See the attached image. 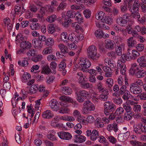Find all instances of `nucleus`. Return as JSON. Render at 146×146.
<instances>
[{
  "label": "nucleus",
  "mask_w": 146,
  "mask_h": 146,
  "mask_svg": "<svg viewBox=\"0 0 146 146\" xmlns=\"http://www.w3.org/2000/svg\"><path fill=\"white\" fill-rule=\"evenodd\" d=\"M87 50L88 57L89 59L96 61L100 58V55L97 52V48L95 46H89Z\"/></svg>",
  "instance_id": "nucleus-1"
},
{
  "label": "nucleus",
  "mask_w": 146,
  "mask_h": 146,
  "mask_svg": "<svg viewBox=\"0 0 146 146\" xmlns=\"http://www.w3.org/2000/svg\"><path fill=\"white\" fill-rule=\"evenodd\" d=\"M104 112L106 115H109L111 113H113L115 110V105L110 102H106L104 103Z\"/></svg>",
  "instance_id": "nucleus-2"
},
{
  "label": "nucleus",
  "mask_w": 146,
  "mask_h": 146,
  "mask_svg": "<svg viewBox=\"0 0 146 146\" xmlns=\"http://www.w3.org/2000/svg\"><path fill=\"white\" fill-rule=\"evenodd\" d=\"M130 92L135 94H140L142 91L141 87L134 83L131 84L130 85Z\"/></svg>",
  "instance_id": "nucleus-3"
},
{
  "label": "nucleus",
  "mask_w": 146,
  "mask_h": 146,
  "mask_svg": "<svg viewBox=\"0 0 146 146\" xmlns=\"http://www.w3.org/2000/svg\"><path fill=\"white\" fill-rule=\"evenodd\" d=\"M79 63L81 65V67L79 66V68L80 70L84 72L86 71V68H89L91 66V62L87 59L84 60V59H81Z\"/></svg>",
  "instance_id": "nucleus-4"
},
{
  "label": "nucleus",
  "mask_w": 146,
  "mask_h": 146,
  "mask_svg": "<svg viewBox=\"0 0 146 146\" xmlns=\"http://www.w3.org/2000/svg\"><path fill=\"white\" fill-rule=\"evenodd\" d=\"M58 137L61 139L69 140L72 137L71 134L69 132L61 131L58 133Z\"/></svg>",
  "instance_id": "nucleus-5"
},
{
  "label": "nucleus",
  "mask_w": 146,
  "mask_h": 146,
  "mask_svg": "<svg viewBox=\"0 0 146 146\" xmlns=\"http://www.w3.org/2000/svg\"><path fill=\"white\" fill-rule=\"evenodd\" d=\"M83 105L88 110L94 111L95 108L94 104L88 100L85 101Z\"/></svg>",
  "instance_id": "nucleus-6"
},
{
  "label": "nucleus",
  "mask_w": 146,
  "mask_h": 146,
  "mask_svg": "<svg viewBox=\"0 0 146 146\" xmlns=\"http://www.w3.org/2000/svg\"><path fill=\"white\" fill-rule=\"evenodd\" d=\"M127 45L130 48L135 47L137 44L136 40L133 37H129L127 40Z\"/></svg>",
  "instance_id": "nucleus-7"
},
{
  "label": "nucleus",
  "mask_w": 146,
  "mask_h": 146,
  "mask_svg": "<svg viewBox=\"0 0 146 146\" xmlns=\"http://www.w3.org/2000/svg\"><path fill=\"white\" fill-rule=\"evenodd\" d=\"M137 62L139 63L140 66L143 68L146 66V60L144 56L139 57L137 60Z\"/></svg>",
  "instance_id": "nucleus-8"
},
{
  "label": "nucleus",
  "mask_w": 146,
  "mask_h": 146,
  "mask_svg": "<svg viewBox=\"0 0 146 146\" xmlns=\"http://www.w3.org/2000/svg\"><path fill=\"white\" fill-rule=\"evenodd\" d=\"M108 131L110 132H112L113 131L115 132H116L118 129L117 128V125L116 123L110 124L108 125L107 127Z\"/></svg>",
  "instance_id": "nucleus-9"
},
{
  "label": "nucleus",
  "mask_w": 146,
  "mask_h": 146,
  "mask_svg": "<svg viewBox=\"0 0 146 146\" xmlns=\"http://www.w3.org/2000/svg\"><path fill=\"white\" fill-rule=\"evenodd\" d=\"M20 47L22 49L25 50L30 48L32 46V44L29 41H23L20 43Z\"/></svg>",
  "instance_id": "nucleus-10"
},
{
  "label": "nucleus",
  "mask_w": 146,
  "mask_h": 146,
  "mask_svg": "<svg viewBox=\"0 0 146 146\" xmlns=\"http://www.w3.org/2000/svg\"><path fill=\"white\" fill-rule=\"evenodd\" d=\"M115 42L110 40H108L106 41V48L110 50H113L115 48L114 44Z\"/></svg>",
  "instance_id": "nucleus-11"
},
{
  "label": "nucleus",
  "mask_w": 146,
  "mask_h": 146,
  "mask_svg": "<svg viewBox=\"0 0 146 146\" xmlns=\"http://www.w3.org/2000/svg\"><path fill=\"white\" fill-rule=\"evenodd\" d=\"M100 134L98 131L96 129L93 130L90 137L91 139L93 141L97 140L99 137Z\"/></svg>",
  "instance_id": "nucleus-12"
},
{
  "label": "nucleus",
  "mask_w": 146,
  "mask_h": 146,
  "mask_svg": "<svg viewBox=\"0 0 146 146\" xmlns=\"http://www.w3.org/2000/svg\"><path fill=\"white\" fill-rule=\"evenodd\" d=\"M106 84L108 85V90L110 92H112V87L113 84V79L110 78H108L106 80Z\"/></svg>",
  "instance_id": "nucleus-13"
},
{
  "label": "nucleus",
  "mask_w": 146,
  "mask_h": 146,
  "mask_svg": "<svg viewBox=\"0 0 146 146\" xmlns=\"http://www.w3.org/2000/svg\"><path fill=\"white\" fill-rule=\"evenodd\" d=\"M116 21L119 25L122 27L126 26L127 23V20L123 19L122 17L117 18L116 19Z\"/></svg>",
  "instance_id": "nucleus-14"
},
{
  "label": "nucleus",
  "mask_w": 146,
  "mask_h": 146,
  "mask_svg": "<svg viewBox=\"0 0 146 146\" xmlns=\"http://www.w3.org/2000/svg\"><path fill=\"white\" fill-rule=\"evenodd\" d=\"M72 34H70L69 37H68V35L66 32H64L62 33L61 35V39L62 41L66 42H68L70 40V36H72Z\"/></svg>",
  "instance_id": "nucleus-15"
},
{
  "label": "nucleus",
  "mask_w": 146,
  "mask_h": 146,
  "mask_svg": "<svg viewBox=\"0 0 146 146\" xmlns=\"http://www.w3.org/2000/svg\"><path fill=\"white\" fill-rule=\"evenodd\" d=\"M54 114L49 110H47L43 112L42 117L44 118L49 119L52 117Z\"/></svg>",
  "instance_id": "nucleus-16"
},
{
  "label": "nucleus",
  "mask_w": 146,
  "mask_h": 146,
  "mask_svg": "<svg viewBox=\"0 0 146 146\" xmlns=\"http://www.w3.org/2000/svg\"><path fill=\"white\" fill-rule=\"evenodd\" d=\"M146 75V72L143 70L139 69L135 74V76L137 78H139L144 77Z\"/></svg>",
  "instance_id": "nucleus-17"
},
{
  "label": "nucleus",
  "mask_w": 146,
  "mask_h": 146,
  "mask_svg": "<svg viewBox=\"0 0 146 146\" xmlns=\"http://www.w3.org/2000/svg\"><path fill=\"white\" fill-rule=\"evenodd\" d=\"M124 45L123 44L117 45L115 48V52L118 56H121L122 55V48Z\"/></svg>",
  "instance_id": "nucleus-18"
},
{
  "label": "nucleus",
  "mask_w": 146,
  "mask_h": 146,
  "mask_svg": "<svg viewBox=\"0 0 146 146\" xmlns=\"http://www.w3.org/2000/svg\"><path fill=\"white\" fill-rule=\"evenodd\" d=\"M76 138V140H75V142L77 141L80 143H81L85 141L86 140V138L83 136L80 135H75V136Z\"/></svg>",
  "instance_id": "nucleus-19"
},
{
  "label": "nucleus",
  "mask_w": 146,
  "mask_h": 146,
  "mask_svg": "<svg viewBox=\"0 0 146 146\" xmlns=\"http://www.w3.org/2000/svg\"><path fill=\"white\" fill-rule=\"evenodd\" d=\"M58 47L60 49L62 53L65 54L68 52L67 47L64 45L60 44L58 45Z\"/></svg>",
  "instance_id": "nucleus-20"
},
{
  "label": "nucleus",
  "mask_w": 146,
  "mask_h": 146,
  "mask_svg": "<svg viewBox=\"0 0 146 146\" xmlns=\"http://www.w3.org/2000/svg\"><path fill=\"white\" fill-rule=\"evenodd\" d=\"M49 66L47 65L44 66L42 68L41 73L44 74H47L50 73L51 72Z\"/></svg>",
  "instance_id": "nucleus-21"
},
{
  "label": "nucleus",
  "mask_w": 146,
  "mask_h": 146,
  "mask_svg": "<svg viewBox=\"0 0 146 146\" xmlns=\"http://www.w3.org/2000/svg\"><path fill=\"white\" fill-rule=\"evenodd\" d=\"M141 127H142L141 124L134 125L133 126V131L135 133L140 134L141 132L140 130H141Z\"/></svg>",
  "instance_id": "nucleus-22"
},
{
  "label": "nucleus",
  "mask_w": 146,
  "mask_h": 146,
  "mask_svg": "<svg viewBox=\"0 0 146 146\" xmlns=\"http://www.w3.org/2000/svg\"><path fill=\"white\" fill-rule=\"evenodd\" d=\"M132 57L130 56V53L129 52L126 54H123L121 56V58L124 59L125 61H129L130 60H133Z\"/></svg>",
  "instance_id": "nucleus-23"
},
{
  "label": "nucleus",
  "mask_w": 146,
  "mask_h": 146,
  "mask_svg": "<svg viewBox=\"0 0 146 146\" xmlns=\"http://www.w3.org/2000/svg\"><path fill=\"white\" fill-rule=\"evenodd\" d=\"M58 104L56 100L53 99L50 101L49 103V105L52 109H54L55 111H57V109L55 108V106Z\"/></svg>",
  "instance_id": "nucleus-24"
},
{
  "label": "nucleus",
  "mask_w": 146,
  "mask_h": 146,
  "mask_svg": "<svg viewBox=\"0 0 146 146\" xmlns=\"http://www.w3.org/2000/svg\"><path fill=\"white\" fill-rule=\"evenodd\" d=\"M59 98L60 100L65 102H70L72 101V99L71 98L65 96H61Z\"/></svg>",
  "instance_id": "nucleus-25"
},
{
  "label": "nucleus",
  "mask_w": 146,
  "mask_h": 146,
  "mask_svg": "<svg viewBox=\"0 0 146 146\" xmlns=\"http://www.w3.org/2000/svg\"><path fill=\"white\" fill-rule=\"evenodd\" d=\"M32 43L35 47L39 48L41 46V42L36 38H35L32 40Z\"/></svg>",
  "instance_id": "nucleus-26"
},
{
  "label": "nucleus",
  "mask_w": 146,
  "mask_h": 146,
  "mask_svg": "<svg viewBox=\"0 0 146 146\" xmlns=\"http://www.w3.org/2000/svg\"><path fill=\"white\" fill-rule=\"evenodd\" d=\"M79 94H80L82 97H84L85 99H88L89 98V94L88 92L84 90H81L78 92Z\"/></svg>",
  "instance_id": "nucleus-27"
},
{
  "label": "nucleus",
  "mask_w": 146,
  "mask_h": 146,
  "mask_svg": "<svg viewBox=\"0 0 146 146\" xmlns=\"http://www.w3.org/2000/svg\"><path fill=\"white\" fill-rule=\"evenodd\" d=\"M30 28L32 30H37L40 28L39 24L36 22H33L30 25Z\"/></svg>",
  "instance_id": "nucleus-28"
},
{
  "label": "nucleus",
  "mask_w": 146,
  "mask_h": 146,
  "mask_svg": "<svg viewBox=\"0 0 146 146\" xmlns=\"http://www.w3.org/2000/svg\"><path fill=\"white\" fill-rule=\"evenodd\" d=\"M74 17H76L77 19V21L79 23H81L83 21V17L82 16V15L80 13V12H77L76 13Z\"/></svg>",
  "instance_id": "nucleus-29"
},
{
  "label": "nucleus",
  "mask_w": 146,
  "mask_h": 146,
  "mask_svg": "<svg viewBox=\"0 0 146 146\" xmlns=\"http://www.w3.org/2000/svg\"><path fill=\"white\" fill-rule=\"evenodd\" d=\"M57 19V17L55 15H52L48 17L46 21L48 22L51 23L54 22Z\"/></svg>",
  "instance_id": "nucleus-30"
},
{
  "label": "nucleus",
  "mask_w": 146,
  "mask_h": 146,
  "mask_svg": "<svg viewBox=\"0 0 146 146\" xmlns=\"http://www.w3.org/2000/svg\"><path fill=\"white\" fill-rule=\"evenodd\" d=\"M38 85L36 84L35 85L31 86L29 89V91L31 93L34 94L36 93L38 90Z\"/></svg>",
  "instance_id": "nucleus-31"
},
{
  "label": "nucleus",
  "mask_w": 146,
  "mask_h": 146,
  "mask_svg": "<svg viewBox=\"0 0 146 146\" xmlns=\"http://www.w3.org/2000/svg\"><path fill=\"white\" fill-rule=\"evenodd\" d=\"M95 36L97 38H103L104 33L100 29L96 30L95 33Z\"/></svg>",
  "instance_id": "nucleus-32"
},
{
  "label": "nucleus",
  "mask_w": 146,
  "mask_h": 146,
  "mask_svg": "<svg viewBox=\"0 0 146 146\" xmlns=\"http://www.w3.org/2000/svg\"><path fill=\"white\" fill-rule=\"evenodd\" d=\"M76 13L75 11L72 10H70L67 11L66 13V15L69 18H72L73 17H74Z\"/></svg>",
  "instance_id": "nucleus-33"
},
{
  "label": "nucleus",
  "mask_w": 146,
  "mask_h": 146,
  "mask_svg": "<svg viewBox=\"0 0 146 146\" xmlns=\"http://www.w3.org/2000/svg\"><path fill=\"white\" fill-rule=\"evenodd\" d=\"M54 39L51 38H47L45 41V44L47 46H50L51 47L54 44Z\"/></svg>",
  "instance_id": "nucleus-34"
},
{
  "label": "nucleus",
  "mask_w": 146,
  "mask_h": 146,
  "mask_svg": "<svg viewBox=\"0 0 146 146\" xmlns=\"http://www.w3.org/2000/svg\"><path fill=\"white\" fill-rule=\"evenodd\" d=\"M105 13L102 11L100 12L95 15L96 18L98 20H102L104 18Z\"/></svg>",
  "instance_id": "nucleus-35"
},
{
  "label": "nucleus",
  "mask_w": 146,
  "mask_h": 146,
  "mask_svg": "<svg viewBox=\"0 0 146 146\" xmlns=\"http://www.w3.org/2000/svg\"><path fill=\"white\" fill-rule=\"evenodd\" d=\"M52 47H48L45 48L43 51V54L46 55L48 54H49L52 52Z\"/></svg>",
  "instance_id": "nucleus-36"
},
{
  "label": "nucleus",
  "mask_w": 146,
  "mask_h": 146,
  "mask_svg": "<svg viewBox=\"0 0 146 146\" xmlns=\"http://www.w3.org/2000/svg\"><path fill=\"white\" fill-rule=\"evenodd\" d=\"M48 32L50 34H52L55 31V30L53 24H50L48 25Z\"/></svg>",
  "instance_id": "nucleus-37"
},
{
  "label": "nucleus",
  "mask_w": 146,
  "mask_h": 146,
  "mask_svg": "<svg viewBox=\"0 0 146 146\" xmlns=\"http://www.w3.org/2000/svg\"><path fill=\"white\" fill-rule=\"evenodd\" d=\"M103 21L109 25H111L113 22L112 19L108 16H106Z\"/></svg>",
  "instance_id": "nucleus-38"
},
{
  "label": "nucleus",
  "mask_w": 146,
  "mask_h": 146,
  "mask_svg": "<svg viewBox=\"0 0 146 146\" xmlns=\"http://www.w3.org/2000/svg\"><path fill=\"white\" fill-rule=\"evenodd\" d=\"M69 111V109L66 107H61L59 109V112L60 113H68Z\"/></svg>",
  "instance_id": "nucleus-39"
},
{
  "label": "nucleus",
  "mask_w": 146,
  "mask_h": 146,
  "mask_svg": "<svg viewBox=\"0 0 146 146\" xmlns=\"http://www.w3.org/2000/svg\"><path fill=\"white\" fill-rule=\"evenodd\" d=\"M31 75L29 73H24L22 76L23 79L24 80H30V79H31Z\"/></svg>",
  "instance_id": "nucleus-40"
},
{
  "label": "nucleus",
  "mask_w": 146,
  "mask_h": 146,
  "mask_svg": "<svg viewBox=\"0 0 146 146\" xmlns=\"http://www.w3.org/2000/svg\"><path fill=\"white\" fill-rule=\"evenodd\" d=\"M91 13V11L88 9H85L83 11L84 14L86 18H89L90 17Z\"/></svg>",
  "instance_id": "nucleus-41"
},
{
  "label": "nucleus",
  "mask_w": 146,
  "mask_h": 146,
  "mask_svg": "<svg viewBox=\"0 0 146 146\" xmlns=\"http://www.w3.org/2000/svg\"><path fill=\"white\" fill-rule=\"evenodd\" d=\"M81 87L84 88H92V84L86 83L85 81L81 85Z\"/></svg>",
  "instance_id": "nucleus-42"
},
{
  "label": "nucleus",
  "mask_w": 146,
  "mask_h": 146,
  "mask_svg": "<svg viewBox=\"0 0 146 146\" xmlns=\"http://www.w3.org/2000/svg\"><path fill=\"white\" fill-rule=\"evenodd\" d=\"M84 118V117L80 115L78 117L77 120L82 124L83 125H86L87 122H86V120H85Z\"/></svg>",
  "instance_id": "nucleus-43"
},
{
  "label": "nucleus",
  "mask_w": 146,
  "mask_h": 146,
  "mask_svg": "<svg viewBox=\"0 0 146 146\" xmlns=\"http://www.w3.org/2000/svg\"><path fill=\"white\" fill-rule=\"evenodd\" d=\"M130 94V93L129 91L128 90H126L125 92L123 94V95L122 97L123 99L125 100H128L129 98V95Z\"/></svg>",
  "instance_id": "nucleus-44"
},
{
  "label": "nucleus",
  "mask_w": 146,
  "mask_h": 146,
  "mask_svg": "<svg viewBox=\"0 0 146 146\" xmlns=\"http://www.w3.org/2000/svg\"><path fill=\"white\" fill-rule=\"evenodd\" d=\"M42 58V56L41 55H36L32 58V60L35 62H37L40 61Z\"/></svg>",
  "instance_id": "nucleus-45"
},
{
  "label": "nucleus",
  "mask_w": 146,
  "mask_h": 146,
  "mask_svg": "<svg viewBox=\"0 0 146 146\" xmlns=\"http://www.w3.org/2000/svg\"><path fill=\"white\" fill-rule=\"evenodd\" d=\"M71 89L68 87L63 88L62 89L63 93L66 95H69L71 94Z\"/></svg>",
  "instance_id": "nucleus-46"
},
{
  "label": "nucleus",
  "mask_w": 146,
  "mask_h": 146,
  "mask_svg": "<svg viewBox=\"0 0 146 146\" xmlns=\"http://www.w3.org/2000/svg\"><path fill=\"white\" fill-rule=\"evenodd\" d=\"M129 113L127 112V113H125L124 117V119L127 121L130 120L132 118V113Z\"/></svg>",
  "instance_id": "nucleus-47"
},
{
  "label": "nucleus",
  "mask_w": 146,
  "mask_h": 146,
  "mask_svg": "<svg viewBox=\"0 0 146 146\" xmlns=\"http://www.w3.org/2000/svg\"><path fill=\"white\" fill-rule=\"evenodd\" d=\"M72 20L70 18L65 19L64 22L63 23L62 25L65 27H67L69 26V23H71Z\"/></svg>",
  "instance_id": "nucleus-48"
},
{
  "label": "nucleus",
  "mask_w": 146,
  "mask_h": 146,
  "mask_svg": "<svg viewBox=\"0 0 146 146\" xmlns=\"http://www.w3.org/2000/svg\"><path fill=\"white\" fill-rule=\"evenodd\" d=\"M55 79V77L53 76H50L47 77L46 78V82L47 84H51Z\"/></svg>",
  "instance_id": "nucleus-49"
},
{
  "label": "nucleus",
  "mask_w": 146,
  "mask_h": 146,
  "mask_svg": "<svg viewBox=\"0 0 146 146\" xmlns=\"http://www.w3.org/2000/svg\"><path fill=\"white\" fill-rule=\"evenodd\" d=\"M123 106L124 109L127 112H130L131 111V108L129 104H123Z\"/></svg>",
  "instance_id": "nucleus-50"
},
{
  "label": "nucleus",
  "mask_w": 146,
  "mask_h": 146,
  "mask_svg": "<svg viewBox=\"0 0 146 146\" xmlns=\"http://www.w3.org/2000/svg\"><path fill=\"white\" fill-rule=\"evenodd\" d=\"M132 52L133 55V57H132L133 60H135L137 57L140 55L139 53L135 50H133L132 51Z\"/></svg>",
  "instance_id": "nucleus-51"
},
{
  "label": "nucleus",
  "mask_w": 146,
  "mask_h": 146,
  "mask_svg": "<svg viewBox=\"0 0 146 146\" xmlns=\"http://www.w3.org/2000/svg\"><path fill=\"white\" fill-rule=\"evenodd\" d=\"M47 137L49 139L52 141L56 140L55 137L54 135V133L53 132L49 133L47 135Z\"/></svg>",
  "instance_id": "nucleus-52"
},
{
  "label": "nucleus",
  "mask_w": 146,
  "mask_h": 146,
  "mask_svg": "<svg viewBox=\"0 0 146 146\" xmlns=\"http://www.w3.org/2000/svg\"><path fill=\"white\" fill-rule=\"evenodd\" d=\"M76 93L77 100L78 102H82L84 101V99L83 97L79 94H78L77 92H76Z\"/></svg>",
  "instance_id": "nucleus-53"
},
{
  "label": "nucleus",
  "mask_w": 146,
  "mask_h": 146,
  "mask_svg": "<svg viewBox=\"0 0 146 146\" xmlns=\"http://www.w3.org/2000/svg\"><path fill=\"white\" fill-rule=\"evenodd\" d=\"M113 100L115 103L119 105H120L122 102V100L121 98H114L113 99Z\"/></svg>",
  "instance_id": "nucleus-54"
},
{
  "label": "nucleus",
  "mask_w": 146,
  "mask_h": 146,
  "mask_svg": "<svg viewBox=\"0 0 146 146\" xmlns=\"http://www.w3.org/2000/svg\"><path fill=\"white\" fill-rule=\"evenodd\" d=\"M124 111V110L122 107H119L116 110L115 114L116 115H119L122 113Z\"/></svg>",
  "instance_id": "nucleus-55"
},
{
  "label": "nucleus",
  "mask_w": 146,
  "mask_h": 146,
  "mask_svg": "<svg viewBox=\"0 0 146 146\" xmlns=\"http://www.w3.org/2000/svg\"><path fill=\"white\" fill-rule=\"evenodd\" d=\"M138 11H133L131 14V16L133 18H137L140 17V14L138 12Z\"/></svg>",
  "instance_id": "nucleus-56"
},
{
  "label": "nucleus",
  "mask_w": 146,
  "mask_h": 146,
  "mask_svg": "<svg viewBox=\"0 0 146 146\" xmlns=\"http://www.w3.org/2000/svg\"><path fill=\"white\" fill-rule=\"evenodd\" d=\"M144 45L143 44H137V46H136V49L139 51H142L144 49Z\"/></svg>",
  "instance_id": "nucleus-57"
},
{
  "label": "nucleus",
  "mask_w": 146,
  "mask_h": 146,
  "mask_svg": "<svg viewBox=\"0 0 146 146\" xmlns=\"http://www.w3.org/2000/svg\"><path fill=\"white\" fill-rule=\"evenodd\" d=\"M126 86L125 85H123L122 86L120 89L119 91V93L121 95H122L125 92L126 90H127L126 89Z\"/></svg>",
  "instance_id": "nucleus-58"
},
{
  "label": "nucleus",
  "mask_w": 146,
  "mask_h": 146,
  "mask_svg": "<svg viewBox=\"0 0 146 146\" xmlns=\"http://www.w3.org/2000/svg\"><path fill=\"white\" fill-rule=\"evenodd\" d=\"M97 88L100 92H101L102 93L104 91V88L103 87L102 84L101 82H99L97 85Z\"/></svg>",
  "instance_id": "nucleus-59"
},
{
  "label": "nucleus",
  "mask_w": 146,
  "mask_h": 146,
  "mask_svg": "<svg viewBox=\"0 0 146 146\" xmlns=\"http://www.w3.org/2000/svg\"><path fill=\"white\" fill-rule=\"evenodd\" d=\"M105 92H106V93H105L106 94H101L100 96V98L104 101H106L107 100L108 98V92L106 91Z\"/></svg>",
  "instance_id": "nucleus-60"
},
{
  "label": "nucleus",
  "mask_w": 146,
  "mask_h": 146,
  "mask_svg": "<svg viewBox=\"0 0 146 146\" xmlns=\"http://www.w3.org/2000/svg\"><path fill=\"white\" fill-rule=\"evenodd\" d=\"M29 22L28 21H23L20 23V27L22 28H25L28 26L29 25Z\"/></svg>",
  "instance_id": "nucleus-61"
},
{
  "label": "nucleus",
  "mask_w": 146,
  "mask_h": 146,
  "mask_svg": "<svg viewBox=\"0 0 146 146\" xmlns=\"http://www.w3.org/2000/svg\"><path fill=\"white\" fill-rule=\"evenodd\" d=\"M94 117L91 115L88 116L86 119V123H92L93 122L94 120Z\"/></svg>",
  "instance_id": "nucleus-62"
},
{
  "label": "nucleus",
  "mask_w": 146,
  "mask_h": 146,
  "mask_svg": "<svg viewBox=\"0 0 146 146\" xmlns=\"http://www.w3.org/2000/svg\"><path fill=\"white\" fill-rule=\"evenodd\" d=\"M98 139V141L100 143H106V140L103 136L99 135V137Z\"/></svg>",
  "instance_id": "nucleus-63"
},
{
  "label": "nucleus",
  "mask_w": 146,
  "mask_h": 146,
  "mask_svg": "<svg viewBox=\"0 0 146 146\" xmlns=\"http://www.w3.org/2000/svg\"><path fill=\"white\" fill-rule=\"evenodd\" d=\"M130 143L132 145L134 146H140L142 145L140 142L136 141H130Z\"/></svg>",
  "instance_id": "nucleus-64"
}]
</instances>
